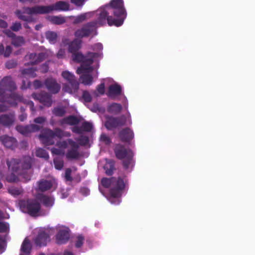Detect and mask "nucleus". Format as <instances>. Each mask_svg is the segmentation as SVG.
<instances>
[{"label":"nucleus","instance_id":"1","mask_svg":"<svg viewBox=\"0 0 255 255\" xmlns=\"http://www.w3.org/2000/svg\"><path fill=\"white\" fill-rule=\"evenodd\" d=\"M103 47L101 43H97L92 46L94 52H89L85 57L80 52L72 54L73 60L81 62V66L77 69L78 74H83L80 79L85 85H90L94 79L98 77L97 70L99 67V61L103 58L102 50Z\"/></svg>","mask_w":255,"mask_h":255},{"label":"nucleus","instance_id":"2","mask_svg":"<svg viewBox=\"0 0 255 255\" xmlns=\"http://www.w3.org/2000/svg\"><path fill=\"white\" fill-rule=\"evenodd\" d=\"M96 13L99 15V24H104L107 21L111 26L122 25L127 16L123 0H112L109 5L99 9Z\"/></svg>","mask_w":255,"mask_h":255},{"label":"nucleus","instance_id":"3","mask_svg":"<svg viewBox=\"0 0 255 255\" xmlns=\"http://www.w3.org/2000/svg\"><path fill=\"white\" fill-rule=\"evenodd\" d=\"M31 158L28 156L24 158L22 162L12 159L7 161L9 174L6 177V180L9 182L21 181L27 182L30 179L31 174L28 170L30 169L31 164Z\"/></svg>","mask_w":255,"mask_h":255},{"label":"nucleus","instance_id":"4","mask_svg":"<svg viewBox=\"0 0 255 255\" xmlns=\"http://www.w3.org/2000/svg\"><path fill=\"white\" fill-rule=\"evenodd\" d=\"M16 88L15 84L10 77L4 78L0 82V112L8 109L9 106H15L22 98L12 91Z\"/></svg>","mask_w":255,"mask_h":255},{"label":"nucleus","instance_id":"5","mask_svg":"<svg viewBox=\"0 0 255 255\" xmlns=\"http://www.w3.org/2000/svg\"><path fill=\"white\" fill-rule=\"evenodd\" d=\"M68 2L60 1L49 6H38L32 8H25L23 12L17 10L15 12L17 17L22 20L31 22L33 21L32 15L49 13L53 10L68 11L70 10Z\"/></svg>","mask_w":255,"mask_h":255},{"label":"nucleus","instance_id":"6","mask_svg":"<svg viewBox=\"0 0 255 255\" xmlns=\"http://www.w3.org/2000/svg\"><path fill=\"white\" fill-rule=\"evenodd\" d=\"M101 183L104 187L110 188V196L108 200L112 204H119L121 201L120 198L121 192L125 187L126 182L120 178L112 177L104 178L102 179Z\"/></svg>","mask_w":255,"mask_h":255},{"label":"nucleus","instance_id":"7","mask_svg":"<svg viewBox=\"0 0 255 255\" xmlns=\"http://www.w3.org/2000/svg\"><path fill=\"white\" fill-rule=\"evenodd\" d=\"M56 145L58 148H53L51 150L53 154L64 155L65 154L68 159H76L80 156L78 144L71 139L59 141L57 142Z\"/></svg>","mask_w":255,"mask_h":255},{"label":"nucleus","instance_id":"8","mask_svg":"<svg viewBox=\"0 0 255 255\" xmlns=\"http://www.w3.org/2000/svg\"><path fill=\"white\" fill-rule=\"evenodd\" d=\"M70 135L69 132L63 131L59 128H56L54 131L47 129L39 135V138L43 144L48 145L54 143V139L56 137L61 138L63 137H69Z\"/></svg>","mask_w":255,"mask_h":255},{"label":"nucleus","instance_id":"9","mask_svg":"<svg viewBox=\"0 0 255 255\" xmlns=\"http://www.w3.org/2000/svg\"><path fill=\"white\" fill-rule=\"evenodd\" d=\"M20 210L32 216H37L40 210V205L35 200H21L19 202Z\"/></svg>","mask_w":255,"mask_h":255},{"label":"nucleus","instance_id":"10","mask_svg":"<svg viewBox=\"0 0 255 255\" xmlns=\"http://www.w3.org/2000/svg\"><path fill=\"white\" fill-rule=\"evenodd\" d=\"M61 76L70 85V87L64 86L63 90L71 94H75L79 89V83L75 79L74 74L66 70L62 72Z\"/></svg>","mask_w":255,"mask_h":255},{"label":"nucleus","instance_id":"11","mask_svg":"<svg viewBox=\"0 0 255 255\" xmlns=\"http://www.w3.org/2000/svg\"><path fill=\"white\" fill-rule=\"evenodd\" d=\"M99 17L96 21L88 23L82 28L77 30L75 35L78 38H82L89 36L95 29L103 24H99Z\"/></svg>","mask_w":255,"mask_h":255},{"label":"nucleus","instance_id":"12","mask_svg":"<svg viewBox=\"0 0 255 255\" xmlns=\"http://www.w3.org/2000/svg\"><path fill=\"white\" fill-rule=\"evenodd\" d=\"M9 230V225L7 223L0 222V253L3 252L5 249L6 242L8 240L7 235Z\"/></svg>","mask_w":255,"mask_h":255},{"label":"nucleus","instance_id":"13","mask_svg":"<svg viewBox=\"0 0 255 255\" xmlns=\"http://www.w3.org/2000/svg\"><path fill=\"white\" fill-rule=\"evenodd\" d=\"M116 156L119 159H125L124 164L126 168H128V164L131 160L133 156L132 152L129 150L126 149L123 146H118L115 149Z\"/></svg>","mask_w":255,"mask_h":255},{"label":"nucleus","instance_id":"14","mask_svg":"<svg viewBox=\"0 0 255 255\" xmlns=\"http://www.w3.org/2000/svg\"><path fill=\"white\" fill-rule=\"evenodd\" d=\"M57 183L54 178L49 180H41L38 182V189L39 191H45L48 190H55Z\"/></svg>","mask_w":255,"mask_h":255},{"label":"nucleus","instance_id":"15","mask_svg":"<svg viewBox=\"0 0 255 255\" xmlns=\"http://www.w3.org/2000/svg\"><path fill=\"white\" fill-rule=\"evenodd\" d=\"M58 234L56 236V240L59 244L65 243L69 238V230L64 226H59L57 228Z\"/></svg>","mask_w":255,"mask_h":255},{"label":"nucleus","instance_id":"16","mask_svg":"<svg viewBox=\"0 0 255 255\" xmlns=\"http://www.w3.org/2000/svg\"><path fill=\"white\" fill-rule=\"evenodd\" d=\"M122 94V87L117 83H112L109 87L107 96L112 99H115Z\"/></svg>","mask_w":255,"mask_h":255},{"label":"nucleus","instance_id":"17","mask_svg":"<svg viewBox=\"0 0 255 255\" xmlns=\"http://www.w3.org/2000/svg\"><path fill=\"white\" fill-rule=\"evenodd\" d=\"M96 14L99 17V15L97 14L96 12H88L82 13L77 16H71L69 18L73 21L74 24H78L82 23L84 21H86L91 17H93L94 15Z\"/></svg>","mask_w":255,"mask_h":255},{"label":"nucleus","instance_id":"18","mask_svg":"<svg viewBox=\"0 0 255 255\" xmlns=\"http://www.w3.org/2000/svg\"><path fill=\"white\" fill-rule=\"evenodd\" d=\"M39 129L40 126L35 125L29 126H18L16 127V130L24 135H28L30 133L38 131Z\"/></svg>","mask_w":255,"mask_h":255},{"label":"nucleus","instance_id":"19","mask_svg":"<svg viewBox=\"0 0 255 255\" xmlns=\"http://www.w3.org/2000/svg\"><path fill=\"white\" fill-rule=\"evenodd\" d=\"M124 124L125 122L123 120L110 117L106 118L105 125L108 129H111L113 128L122 126Z\"/></svg>","mask_w":255,"mask_h":255},{"label":"nucleus","instance_id":"20","mask_svg":"<svg viewBox=\"0 0 255 255\" xmlns=\"http://www.w3.org/2000/svg\"><path fill=\"white\" fill-rule=\"evenodd\" d=\"M32 97L35 99H37L47 107L50 106L52 103L51 97L49 95L44 93L41 94H33Z\"/></svg>","mask_w":255,"mask_h":255},{"label":"nucleus","instance_id":"21","mask_svg":"<svg viewBox=\"0 0 255 255\" xmlns=\"http://www.w3.org/2000/svg\"><path fill=\"white\" fill-rule=\"evenodd\" d=\"M39 235L35 239V243L37 245L45 246L48 239V236L45 234L43 229H39Z\"/></svg>","mask_w":255,"mask_h":255},{"label":"nucleus","instance_id":"22","mask_svg":"<svg viewBox=\"0 0 255 255\" xmlns=\"http://www.w3.org/2000/svg\"><path fill=\"white\" fill-rule=\"evenodd\" d=\"M4 33L9 37L12 38V43L15 46H20L22 45L24 43V40L22 37L17 36L14 37V34L9 30H6Z\"/></svg>","mask_w":255,"mask_h":255},{"label":"nucleus","instance_id":"23","mask_svg":"<svg viewBox=\"0 0 255 255\" xmlns=\"http://www.w3.org/2000/svg\"><path fill=\"white\" fill-rule=\"evenodd\" d=\"M44 56L45 54L43 53L38 55H37L35 53H30L25 56V59L29 61L27 63L28 64L33 65L41 61Z\"/></svg>","mask_w":255,"mask_h":255},{"label":"nucleus","instance_id":"24","mask_svg":"<svg viewBox=\"0 0 255 255\" xmlns=\"http://www.w3.org/2000/svg\"><path fill=\"white\" fill-rule=\"evenodd\" d=\"M45 85L47 89L53 93L58 92L60 89V86L53 79H47L45 82Z\"/></svg>","mask_w":255,"mask_h":255},{"label":"nucleus","instance_id":"25","mask_svg":"<svg viewBox=\"0 0 255 255\" xmlns=\"http://www.w3.org/2000/svg\"><path fill=\"white\" fill-rule=\"evenodd\" d=\"M0 140L7 148H13L16 145V141L14 138L6 135L0 136Z\"/></svg>","mask_w":255,"mask_h":255},{"label":"nucleus","instance_id":"26","mask_svg":"<svg viewBox=\"0 0 255 255\" xmlns=\"http://www.w3.org/2000/svg\"><path fill=\"white\" fill-rule=\"evenodd\" d=\"M36 198L39 200L47 207H50L53 206L54 204V199L51 197H48L43 194H38L36 196Z\"/></svg>","mask_w":255,"mask_h":255},{"label":"nucleus","instance_id":"27","mask_svg":"<svg viewBox=\"0 0 255 255\" xmlns=\"http://www.w3.org/2000/svg\"><path fill=\"white\" fill-rule=\"evenodd\" d=\"M14 116L12 114L9 115H3L0 116V124L4 126H9L14 122Z\"/></svg>","mask_w":255,"mask_h":255},{"label":"nucleus","instance_id":"28","mask_svg":"<svg viewBox=\"0 0 255 255\" xmlns=\"http://www.w3.org/2000/svg\"><path fill=\"white\" fill-rule=\"evenodd\" d=\"M120 137L123 140L129 141L134 137L133 131L129 128H126L120 133Z\"/></svg>","mask_w":255,"mask_h":255},{"label":"nucleus","instance_id":"29","mask_svg":"<svg viewBox=\"0 0 255 255\" xmlns=\"http://www.w3.org/2000/svg\"><path fill=\"white\" fill-rule=\"evenodd\" d=\"M92 125L88 122H83L81 125L80 128L78 127H75L73 128V131L77 133H81L82 131H90L92 128Z\"/></svg>","mask_w":255,"mask_h":255},{"label":"nucleus","instance_id":"30","mask_svg":"<svg viewBox=\"0 0 255 255\" xmlns=\"http://www.w3.org/2000/svg\"><path fill=\"white\" fill-rule=\"evenodd\" d=\"M69 44V51L71 53H74L81 47V41L78 39H75Z\"/></svg>","mask_w":255,"mask_h":255},{"label":"nucleus","instance_id":"31","mask_svg":"<svg viewBox=\"0 0 255 255\" xmlns=\"http://www.w3.org/2000/svg\"><path fill=\"white\" fill-rule=\"evenodd\" d=\"M31 250V244L29 240L25 238L23 242L21 247V254L20 255H23V254L27 255L30 253Z\"/></svg>","mask_w":255,"mask_h":255},{"label":"nucleus","instance_id":"32","mask_svg":"<svg viewBox=\"0 0 255 255\" xmlns=\"http://www.w3.org/2000/svg\"><path fill=\"white\" fill-rule=\"evenodd\" d=\"M8 193L14 197L22 195L23 190L22 188L15 186H10L8 188Z\"/></svg>","mask_w":255,"mask_h":255},{"label":"nucleus","instance_id":"33","mask_svg":"<svg viewBox=\"0 0 255 255\" xmlns=\"http://www.w3.org/2000/svg\"><path fill=\"white\" fill-rule=\"evenodd\" d=\"M105 164L104 165V169L107 175L112 174L114 170V162L111 160L105 159Z\"/></svg>","mask_w":255,"mask_h":255},{"label":"nucleus","instance_id":"34","mask_svg":"<svg viewBox=\"0 0 255 255\" xmlns=\"http://www.w3.org/2000/svg\"><path fill=\"white\" fill-rule=\"evenodd\" d=\"M49 20L56 24H61L66 22V19L62 16H51L48 17Z\"/></svg>","mask_w":255,"mask_h":255},{"label":"nucleus","instance_id":"35","mask_svg":"<svg viewBox=\"0 0 255 255\" xmlns=\"http://www.w3.org/2000/svg\"><path fill=\"white\" fill-rule=\"evenodd\" d=\"M22 74L25 78H34L36 76L35 69L33 68H25L22 71Z\"/></svg>","mask_w":255,"mask_h":255},{"label":"nucleus","instance_id":"36","mask_svg":"<svg viewBox=\"0 0 255 255\" xmlns=\"http://www.w3.org/2000/svg\"><path fill=\"white\" fill-rule=\"evenodd\" d=\"M68 44V40H65L63 41L62 44L61 45V47L60 49L59 50L57 56L58 58H63L64 57L66 53V49L64 48L63 47Z\"/></svg>","mask_w":255,"mask_h":255},{"label":"nucleus","instance_id":"37","mask_svg":"<svg viewBox=\"0 0 255 255\" xmlns=\"http://www.w3.org/2000/svg\"><path fill=\"white\" fill-rule=\"evenodd\" d=\"M121 110L122 106L117 103H113L108 108V110L110 112L115 114L119 113Z\"/></svg>","mask_w":255,"mask_h":255},{"label":"nucleus","instance_id":"38","mask_svg":"<svg viewBox=\"0 0 255 255\" xmlns=\"http://www.w3.org/2000/svg\"><path fill=\"white\" fill-rule=\"evenodd\" d=\"M45 36L50 43L53 44L56 42L57 37L56 33L53 31H47L45 33Z\"/></svg>","mask_w":255,"mask_h":255},{"label":"nucleus","instance_id":"39","mask_svg":"<svg viewBox=\"0 0 255 255\" xmlns=\"http://www.w3.org/2000/svg\"><path fill=\"white\" fill-rule=\"evenodd\" d=\"M35 155L39 157L47 159L49 158L48 153L42 148H38L35 152Z\"/></svg>","mask_w":255,"mask_h":255},{"label":"nucleus","instance_id":"40","mask_svg":"<svg viewBox=\"0 0 255 255\" xmlns=\"http://www.w3.org/2000/svg\"><path fill=\"white\" fill-rule=\"evenodd\" d=\"M78 123V120L74 116H70L63 121V124H67L71 125H74Z\"/></svg>","mask_w":255,"mask_h":255},{"label":"nucleus","instance_id":"41","mask_svg":"<svg viewBox=\"0 0 255 255\" xmlns=\"http://www.w3.org/2000/svg\"><path fill=\"white\" fill-rule=\"evenodd\" d=\"M54 164L55 168L57 170H61L63 167V161L59 157L54 158Z\"/></svg>","mask_w":255,"mask_h":255},{"label":"nucleus","instance_id":"42","mask_svg":"<svg viewBox=\"0 0 255 255\" xmlns=\"http://www.w3.org/2000/svg\"><path fill=\"white\" fill-rule=\"evenodd\" d=\"M100 142L104 144H109L111 142V139L108 136L102 133L100 136Z\"/></svg>","mask_w":255,"mask_h":255},{"label":"nucleus","instance_id":"43","mask_svg":"<svg viewBox=\"0 0 255 255\" xmlns=\"http://www.w3.org/2000/svg\"><path fill=\"white\" fill-rule=\"evenodd\" d=\"M65 112V109L63 107L55 108L53 110V113L56 116H62Z\"/></svg>","mask_w":255,"mask_h":255},{"label":"nucleus","instance_id":"44","mask_svg":"<svg viewBox=\"0 0 255 255\" xmlns=\"http://www.w3.org/2000/svg\"><path fill=\"white\" fill-rule=\"evenodd\" d=\"M82 99L85 102L88 103L91 101L92 98L88 92L85 91L83 94Z\"/></svg>","mask_w":255,"mask_h":255},{"label":"nucleus","instance_id":"45","mask_svg":"<svg viewBox=\"0 0 255 255\" xmlns=\"http://www.w3.org/2000/svg\"><path fill=\"white\" fill-rule=\"evenodd\" d=\"M84 238L82 236H78L76 238L75 246L77 248H80L82 246L84 241Z\"/></svg>","mask_w":255,"mask_h":255},{"label":"nucleus","instance_id":"46","mask_svg":"<svg viewBox=\"0 0 255 255\" xmlns=\"http://www.w3.org/2000/svg\"><path fill=\"white\" fill-rule=\"evenodd\" d=\"M21 28V25L19 22H15L11 26V29L15 31H18Z\"/></svg>","mask_w":255,"mask_h":255},{"label":"nucleus","instance_id":"47","mask_svg":"<svg viewBox=\"0 0 255 255\" xmlns=\"http://www.w3.org/2000/svg\"><path fill=\"white\" fill-rule=\"evenodd\" d=\"M97 90L99 94H103L105 92L104 83H101L100 85H99L97 87Z\"/></svg>","mask_w":255,"mask_h":255},{"label":"nucleus","instance_id":"48","mask_svg":"<svg viewBox=\"0 0 255 255\" xmlns=\"http://www.w3.org/2000/svg\"><path fill=\"white\" fill-rule=\"evenodd\" d=\"M71 169H67L65 171V177L67 181H71L72 177H71Z\"/></svg>","mask_w":255,"mask_h":255},{"label":"nucleus","instance_id":"49","mask_svg":"<svg viewBox=\"0 0 255 255\" xmlns=\"http://www.w3.org/2000/svg\"><path fill=\"white\" fill-rule=\"evenodd\" d=\"M11 52V48L10 46L6 47L5 50H4L3 54L4 57H8Z\"/></svg>","mask_w":255,"mask_h":255},{"label":"nucleus","instance_id":"50","mask_svg":"<svg viewBox=\"0 0 255 255\" xmlns=\"http://www.w3.org/2000/svg\"><path fill=\"white\" fill-rule=\"evenodd\" d=\"M71 1L77 6H82L84 3V0H71Z\"/></svg>","mask_w":255,"mask_h":255},{"label":"nucleus","instance_id":"51","mask_svg":"<svg viewBox=\"0 0 255 255\" xmlns=\"http://www.w3.org/2000/svg\"><path fill=\"white\" fill-rule=\"evenodd\" d=\"M16 65V63L13 61H9L6 63V67L10 69L13 67H14Z\"/></svg>","mask_w":255,"mask_h":255},{"label":"nucleus","instance_id":"52","mask_svg":"<svg viewBox=\"0 0 255 255\" xmlns=\"http://www.w3.org/2000/svg\"><path fill=\"white\" fill-rule=\"evenodd\" d=\"M45 119L43 117H38L34 120V122L36 123L41 124L45 122Z\"/></svg>","mask_w":255,"mask_h":255},{"label":"nucleus","instance_id":"53","mask_svg":"<svg viewBox=\"0 0 255 255\" xmlns=\"http://www.w3.org/2000/svg\"><path fill=\"white\" fill-rule=\"evenodd\" d=\"M23 102L25 104H26L30 108V109H31V110L32 111H33L34 110V104L31 101H28V102H26V101H23Z\"/></svg>","mask_w":255,"mask_h":255},{"label":"nucleus","instance_id":"54","mask_svg":"<svg viewBox=\"0 0 255 255\" xmlns=\"http://www.w3.org/2000/svg\"><path fill=\"white\" fill-rule=\"evenodd\" d=\"M7 26V23L4 20L0 19V27L1 28H5Z\"/></svg>","mask_w":255,"mask_h":255},{"label":"nucleus","instance_id":"55","mask_svg":"<svg viewBox=\"0 0 255 255\" xmlns=\"http://www.w3.org/2000/svg\"><path fill=\"white\" fill-rule=\"evenodd\" d=\"M48 66L46 64H45L42 66V67L40 69V70L42 72H46L48 71Z\"/></svg>","mask_w":255,"mask_h":255},{"label":"nucleus","instance_id":"56","mask_svg":"<svg viewBox=\"0 0 255 255\" xmlns=\"http://www.w3.org/2000/svg\"><path fill=\"white\" fill-rule=\"evenodd\" d=\"M88 139L87 137H84L82 141H79V143L81 144H85L88 142Z\"/></svg>","mask_w":255,"mask_h":255},{"label":"nucleus","instance_id":"57","mask_svg":"<svg viewBox=\"0 0 255 255\" xmlns=\"http://www.w3.org/2000/svg\"><path fill=\"white\" fill-rule=\"evenodd\" d=\"M81 192L86 196L89 194V190L87 188L82 189Z\"/></svg>","mask_w":255,"mask_h":255},{"label":"nucleus","instance_id":"58","mask_svg":"<svg viewBox=\"0 0 255 255\" xmlns=\"http://www.w3.org/2000/svg\"><path fill=\"white\" fill-rule=\"evenodd\" d=\"M26 118V115L25 114H22L19 117V119L21 121H23Z\"/></svg>","mask_w":255,"mask_h":255},{"label":"nucleus","instance_id":"59","mask_svg":"<svg viewBox=\"0 0 255 255\" xmlns=\"http://www.w3.org/2000/svg\"><path fill=\"white\" fill-rule=\"evenodd\" d=\"M34 85L35 86V88H38L41 85V83L39 81H35L34 83Z\"/></svg>","mask_w":255,"mask_h":255},{"label":"nucleus","instance_id":"60","mask_svg":"<svg viewBox=\"0 0 255 255\" xmlns=\"http://www.w3.org/2000/svg\"><path fill=\"white\" fill-rule=\"evenodd\" d=\"M4 51V47L2 44H0V55L3 54Z\"/></svg>","mask_w":255,"mask_h":255},{"label":"nucleus","instance_id":"61","mask_svg":"<svg viewBox=\"0 0 255 255\" xmlns=\"http://www.w3.org/2000/svg\"><path fill=\"white\" fill-rule=\"evenodd\" d=\"M68 194L67 193V192H65V193L61 194V197L62 198H65L68 196Z\"/></svg>","mask_w":255,"mask_h":255},{"label":"nucleus","instance_id":"62","mask_svg":"<svg viewBox=\"0 0 255 255\" xmlns=\"http://www.w3.org/2000/svg\"><path fill=\"white\" fill-rule=\"evenodd\" d=\"M63 255H73V254L67 251L64 252Z\"/></svg>","mask_w":255,"mask_h":255},{"label":"nucleus","instance_id":"63","mask_svg":"<svg viewBox=\"0 0 255 255\" xmlns=\"http://www.w3.org/2000/svg\"><path fill=\"white\" fill-rule=\"evenodd\" d=\"M41 27H42V25H41V24L36 25L35 26V29L36 30H39L40 28H41Z\"/></svg>","mask_w":255,"mask_h":255},{"label":"nucleus","instance_id":"64","mask_svg":"<svg viewBox=\"0 0 255 255\" xmlns=\"http://www.w3.org/2000/svg\"><path fill=\"white\" fill-rule=\"evenodd\" d=\"M29 86H30L29 83L27 82V87H29ZM26 87H27V86H25V83H24L23 85L22 86V88L24 89V88H26Z\"/></svg>","mask_w":255,"mask_h":255}]
</instances>
